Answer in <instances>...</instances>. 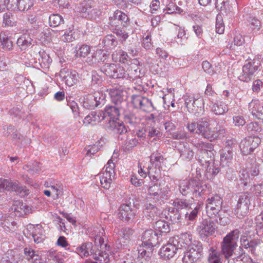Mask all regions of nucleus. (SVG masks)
Wrapping results in <instances>:
<instances>
[{
  "label": "nucleus",
  "instance_id": "f257e3e1",
  "mask_svg": "<svg viewBox=\"0 0 263 263\" xmlns=\"http://www.w3.org/2000/svg\"><path fill=\"white\" fill-rule=\"evenodd\" d=\"M222 202L223 200L219 195L212 196L206 201V212L210 218H215L218 223L226 226L229 223V219L226 216H222L221 214Z\"/></svg>",
  "mask_w": 263,
  "mask_h": 263
},
{
  "label": "nucleus",
  "instance_id": "f03ea898",
  "mask_svg": "<svg viewBox=\"0 0 263 263\" xmlns=\"http://www.w3.org/2000/svg\"><path fill=\"white\" fill-rule=\"evenodd\" d=\"M210 118L205 117L197 122H188L186 128L191 133L200 135L204 138L212 141L217 138V135L210 127Z\"/></svg>",
  "mask_w": 263,
  "mask_h": 263
},
{
  "label": "nucleus",
  "instance_id": "7ed1b4c3",
  "mask_svg": "<svg viewBox=\"0 0 263 263\" xmlns=\"http://www.w3.org/2000/svg\"><path fill=\"white\" fill-rule=\"evenodd\" d=\"M179 191L183 196L192 194L196 197L204 198L209 192L206 184L195 179L183 180L179 184Z\"/></svg>",
  "mask_w": 263,
  "mask_h": 263
},
{
  "label": "nucleus",
  "instance_id": "20e7f679",
  "mask_svg": "<svg viewBox=\"0 0 263 263\" xmlns=\"http://www.w3.org/2000/svg\"><path fill=\"white\" fill-rule=\"evenodd\" d=\"M240 231L235 229L228 233L223 239L221 243V252L225 258L229 259L233 254L237 247Z\"/></svg>",
  "mask_w": 263,
  "mask_h": 263
},
{
  "label": "nucleus",
  "instance_id": "39448f33",
  "mask_svg": "<svg viewBox=\"0 0 263 263\" xmlns=\"http://www.w3.org/2000/svg\"><path fill=\"white\" fill-rule=\"evenodd\" d=\"M198 148V160L202 165H206L214 162V155L212 151V145L210 143L198 142L195 144Z\"/></svg>",
  "mask_w": 263,
  "mask_h": 263
},
{
  "label": "nucleus",
  "instance_id": "423d86ee",
  "mask_svg": "<svg viewBox=\"0 0 263 263\" xmlns=\"http://www.w3.org/2000/svg\"><path fill=\"white\" fill-rule=\"evenodd\" d=\"M115 164L111 159L108 160L106 166L97 176L100 185L105 189H109L115 176Z\"/></svg>",
  "mask_w": 263,
  "mask_h": 263
},
{
  "label": "nucleus",
  "instance_id": "0eeeda50",
  "mask_svg": "<svg viewBox=\"0 0 263 263\" xmlns=\"http://www.w3.org/2000/svg\"><path fill=\"white\" fill-rule=\"evenodd\" d=\"M203 246L200 241H194L193 245L187 247L182 261L184 263H194L200 258Z\"/></svg>",
  "mask_w": 263,
  "mask_h": 263
},
{
  "label": "nucleus",
  "instance_id": "6e6552de",
  "mask_svg": "<svg viewBox=\"0 0 263 263\" xmlns=\"http://www.w3.org/2000/svg\"><path fill=\"white\" fill-rule=\"evenodd\" d=\"M6 190L14 191L20 194L21 196L29 194V190L21 185L17 181H13L10 179L0 178V192Z\"/></svg>",
  "mask_w": 263,
  "mask_h": 263
},
{
  "label": "nucleus",
  "instance_id": "1a4fd4ad",
  "mask_svg": "<svg viewBox=\"0 0 263 263\" xmlns=\"http://www.w3.org/2000/svg\"><path fill=\"white\" fill-rule=\"evenodd\" d=\"M192 204L190 203L187 200L183 198H176L173 203V205L174 206L172 208V213L173 215H170V220L173 223H177L180 222L181 219V213L179 210L182 209H187L189 210L191 208Z\"/></svg>",
  "mask_w": 263,
  "mask_h": 263
},
{
  "label": "nucleus",
  "instance_id": "9d476101",
  "mask_svg": "<svg viewBox=\"0 0 263 263\" xmlns=\"http://www.w3.org/2000/svg\"><path fill=\"white\" fill-rule=\"evenodd\" d=\"M132 65L126 71V79L134 81L143 77L145 71L142 64L137 59H133Z\"/></svg>",
  "mask_w": 263,
  "mask_h": 263
},
{
  "label": "nucleus",
  "instance_id": "9b49d317",
  "mask_svg": "<svg viewBox=\"0 0 263 263\" xmlns=\"http://www.w3.org/2000/svg\"><path fill=\"white\" fill-rule=\"evenodd\" d=\"M185 97V104L189 112L196 114L199 112L198 110L203 109V100L198 95H186Z\"/></svg>",
  "mask_w": 263,
  "mask_h": 263
},
{
  "label": "nucleus",
  "instance_id": "f8f14e48",
  "mask_svg": "<svg viewBox=\"0 0 263 263\" xmlns=\"http://www.w3.org/2000/svg\"><path fill=\"white\" fill-rule=\"evenodd\" d=\"M261 143V139L258 136H249L243 139L239 148L242 155H248L253 152Z\"/></svg>",
  "mask_w": 263,
  "mask_h": 263
},
{
  "label": "nucleus",
  "instance_id": "ddd939ff",
  "mask_svg": "<svg viewBox=\"0 0 263 263\" xmlns=\"http://www.w3.org/2000/svg\"><path fill=\"white\" fill-rule=\"evenodd\" d=\"M109 91L111 101L115 105L120 106L121 109H125L127 107L128 102L127 96L125 95V91L119 88H110L107 89Z\"/></svg>",
  "mask_w": 263,
  "mask_h": 263
},
{
  "label": "nucleus",
  "instance_id": "4468645a",
  "mask_svg": "<svg viewBox=\"0 0 263 263\" xmlns=\"http://www.w3.org/2000/svg\"><path fill=\"white\" fill-rule=\"evenodd\" d=\"M130 204H122L118 209V217L123 222H133L137 215V210L133 209Z\"/></svg>",
  "mask_w": 263,
  "mask_h": 263
},
{
  "label": "nucleus",
  "instance_id": "2eb2a0df",
  "mask_svg": "<svg viewBox=\"0 0 263 263\" xmlns=\"http://www.w3.org/2000/svg\"><path fill=\"white\" fill-rule=\"evenodd\" d=\"M258 69V64L256 65L255 62H249L243 66L242 72L238 77V79L245 82H250L255 78Z\"/></svg>",
  "mask_w": 263,
  "mask_h": 263
},
{
  "label": "nucleus",
  "instance_id": "dca6fc26",
  "mask_svg": "<svg viewBox=\"0 0 263 263\" xmlns=\"http://www.w3.org/2000/svg\"><path fill=\"white\" fill-rule=\"evenodd\" d=\"M105 75L114 79H125L126 71L124 68L115 64H105L102 69Z\"/></svg>",
  "mask_w": 263,
  "mask_h": 263
},
{
  "label": "nucleus",
  "instance_id": "f3484780",
  "mask_svg": "<svg viewBox=\"0 0 263 263\" xmlns=\"http://www.w3.org/2000/svg\"><path fill=\"white\" fill-rule=\"evenodd\" d=\"M250 198L248 195H240L235 209V214L239 219L245 217L249 212Z\"/></svg>",
  "mask_w": 263,
  "mask_h": 263
},
{
  "label": "nucleus",
  "instance_id": "a211bd4d",
  "mask_svg": "<svg viewBox=\"0 0 263 263\" xmlns=\"http://www.w3.org/2000/svg\"><path fill=\"white\" fill-rule=\"evenodd\" d=\"M160 235V233L152 229L145 230L142 235V245L148 248H153L159 243Z\"/></svg>",
  "mask_w": 263,
  "mask_h": 263
},
{
  "label": "nucleus",
  "instance_id": "6ab92c4d",
  "mask_svg": "<svg viewBox=\"0 0 263 263\" xmlns=\"http://www.w3.org/2000/svg\"><path fill=\"white\" fill-rule=\"evenodd\" d=\"M132 103L135 108L145 112H150L154 108L151 100L141 96H133Z\"/></svg>",
  "mask_w": 263,
  "mask_h": 263
},
{
  "label": "nucleus",
  "instance_id": "aec40b11",
  "mask_svg": "<svg viewBox=\"0 0 263 263\" xmlns=\"http://www.w3.org/2000/svg\"><path fill=\"white\" fill-rule=\"evenodd\" d=\"M114 232L117 235L118 241L120 247H122L125 246L126 242L130 240L134 230L128 227H125L120 229L119 227H116L115 228Z\"/></svg>",
  "mask_w": 263,
  "mask_h": 263
},
{
  "label": "nucleus",
  "instance_id": "412c9836",
  "mask_svg": "<svg viewBox=\"0 0 263 263\" xmlns=\"http://www.w3.org/2000/svg\"><path fill=\"white\" fill-rule=\"evenodd\" d=\"M176 241L177 244L173 241V243L168 242L161 247L159 252L161 258L169 259L173 257L178 251L181 249L179 242L177 240Z\"/></svg>",
  "mask_w": 263,
  "mask_h": 263
},
{
  "label": "nucleus",
  "instance_id": "4be33fe9",
  "mask_svg": "<svg viewBox=\"0 0 263 263\" xmlns=\"http://www.w3.org/2000/svg\"><path fill=\"white\" fill-rule=\"evenodd\" d=\"M106 129L114 135H122L125 134L127 132V128L124 124L119 120H109L105 125Z\"/></svg>",
  "mask_w": 263,
  "mask_h": 263
},
{
  "label": "nucleus",
  "instance_id": "5701e85b",
  "mask_svg": "<svg viewBox=\"0 0 263 263\" xmlns=\"http://www.w3.org/2000/svg\"><path fill=\"white\" fill-rule=\"evenodd\" d=\"M197 231L201 237H207L214 233L215 226L212 221L204 219L197 228Z\"/></svg>",
  "mask_w": 263,
  "mask_h": 263
},
{
  "label": "nucleus",
  "instance_id": "b1692460",
  "mask_svg": "<svg viewBox=\"0 0 263 263\" xmlns=\"http://www.w3.org/2000/svg\"><path fill=\"white\" fill-rule=\"evenodd\" d=\"M249 110L254 117L263 120V102L252 100L249 104Z\"/></svg>",
  "mask_w": 263,
  "mask_h": 263
},
{
  "label": "nucleus",
  "instance_id": "393cba45",
  "mask_svg": "<svg viewBox=\"0 0 263 263\" xmlns=\"http://www.w3.org/2000/svg\"><path fill=\"white\" fill-rule=\"evenodd\" d=\"M151 198H147L143 208V214L147 217L153 218L157 216L158 213V210L156 204V202L154 200H151Z\"/></svg>",
  "mask_w": 263,
  "mask_h": 263
},
{
  "label": "nucleus",
  "instance_id": "a878e982",
  "mask_svg": "<svg viewBox=\"0 0 263 263\" xmlns=\"http://www.w3.org/2000/svg\"><path fill=\"white\" fill-rule=\"evenodd\" d=\"M42 228L41 226H34L33 224H29L27 226V231L32 237L35 242L39 243L43 241L44 236L42 234Z\"/></svg>",
  "mask_w": 263,
  "mask_h": 263
},
{
  "label": "nucleus",
  "instance_id": "bb28decb",
  "mask_svg": "<svg viewBox=\"0 0 263 263\" xmlns=\"http://www.w3.org/2000/svg\"><path fill=\"white\" fill-rule=\"evenodd\" d=\"M74 252L82 258L87 257L93 253V244L90 242H84L78 246Z\"/></svg>",
  "mask_w": 263,
  "mask_h": 263
},
{
  "label": "nucleus",
  "instance_id": "cd10ccee",
  "mask_svg": "<svg viewBox=\"0 0 263 263\" xmlns=\"http://www.w3.org/2000/svg\"><path fill=\"white\" fill-rule=\"evenodd\" d=\"M25 258L30 263H42V258L39 251H35L30 247L24 249Z\"/></svg>",
  "mask_w": 263,
  "mask_h": 263
},
{
  "label": "nucleus",
  "instance_id": "c85d7f7f",
  "mask_svg": "<svg viewBox=\"0 0 263 263\" xmlns=\"http://www.w3.org/2000/svg\"><path fill=\"white\" fill-rule=\"evenodd\" d=\"M106 59V54L103 50L97 49L90 57L87 58L86 62L90 65L103 63Z\"/></svg>",
  "mask_w": 263,
  "mask_h": 263
},
{
  "label": "nucleus",
  "instance_id": "c756f323",
  "mask_svg": "<svg viewBox=\"0 0 263 263\" xmlns=\"http://www.w3.org/2000/svg\"><path fill=\"white\" fill-rule=\"evenodd\" d=\"M63 72H62L61 75H62ZM63 77V80L66 85L69 87L73 86L77 84L79 81L78 74L76 71H69L67 70L65 72Z\"/></svg>",
  "mask_w": 263,
  "mask_h": 263
},
{
  "label": "nucleus",
  "instance_id": "7c9ffc66",
  "mask_svg": "<svg viewBox=\"0 0 263 263\" xmlns=\"http://www.w3.org/2000/svg\"><path fill=\"white\" fill-rule=\"evenodd\" d=\"M125 109H121L120 106H108L105 108V115H107L110 117V120L118 119V117L120 115L121 111L123 112Z\"/></svg>",
  "mask_w": 263,
  "mask_h": 263
},
{
  "label": "nucleus",
  "instance_id": "2f4dec72",
  "mask_svg": "<svg viewBox=\"0 0 263 263\" xmlns=\"http://www.w3.org/2000/svg\"><path fill=\"white\" fill-rule=\"evenodd\" d=\"M16 44L22 50H26L32 44V39L27 34H23L17 39Z\"/></svg>",
  "mask_w": 263,
  "mask_h": 263
},
{
  "label": "nucleus",
  "instance_id": "473e14b6",
  "mask_svg": "<svg viewBox=\"0 0 263 263\" xmlns=\"http://www.w3.org/2000/svg\"><path fill=\"white\" fill-rule=\"evenodd\" d=\"M124 122L131 126H135L140 122L139 118L137 117L136 115L125 108L123 110Z\"/></svg>",
  "mask_w": 263,
  "mask_h": 263
},
{
  "label": "nucleus",
  "instance_id": "72a5a7b5",
  "mask_svg": "<svg viewBox=\"0 0 263 263\" xmlns=\"http://www.w3.org/2000/svg\"><path fill=\"white\" fill-rule=\"evenodd\" d=\"M13 44L11 38L5 33H0V47L6 51L13 49Z\"/></svg>",
  "mask_w": 263,
  "mask_h": 263
},
{
  "label": "nucleus",
  "instance_id": "f704fd0d",
  "mask_svg": "<svg viewBox=\"0 0 263 263\" xmlns=\"http://www.w3.org/2000/svg\"><path fill=\"white\" fill-rule=\"evenodd\" d=\"M95 99V97H93V95H87L80 99V103L83 108L87 109H93L96 107Z\"/></svg>",
  "mask_w": 263,
  "mask_h": 263
},
{
  "label": "nucleus",
  "instance_id": "c9c22d12",
  "mask_svg": "<svg viewBox=\"0 0 263 263\" xmlns=\"http://www.w3.org/2000/svg\"><path fill=\"white\" fill-rule=\"evenodd\" d=\"M205 167H206L205 176L209 179H213L220 170L218 163H216L215 162L205 165Z\"/></svg>",
  "mask_w": 263,
  "mask_h": 263
},
{
  "label": "nucleus",
  "instance_id": "e433bc0d",
  "mask_svg": "<svg viewBox=\"0 0 263 263\" xmlns=\"http://www.w3.org/2000/svg\"><path fill=\"white\" fill-rule=\"evenodd\" d=\"M259 165L256 162L255 159L252 158L246 164V169L249 172L250 175L254 177L259 174Z\"/></svg>",
  "mask_w": 263,
  "mask_h": 263
},
{
  "label": "nucleus",
  "instance_id": "4c0bfd02",
  "mask_svg": "<svg viewBox=\"0 0 263 263\" xmlns=\"http://www.w3.org/2000/svg\"><path fill=\"white\" fill-rule=\"evenodd\" d=\"M161 188L160 184L157 182H152L151 185L148 187L147 191L148 193L154 197L153 200L158 201L161 198Z\"/></svg>",
  "mask_w": 263,
  "mask_h": 263
},
{
  "label": "nucleus",
  "instance_id": "58836bf2",
  "mask_svg": "<svg viewBox=\"0 0 263 263\" xmlns=\"http://www.w3.org/2000/svg\"><path fill=\"white\" fill-rule=\"evenodd\" d=\"M233 152L228 148H224L220 154V161L223 165H228L233 159Z\"/></svg>",
  "mask_w": 263,
  "mask_h": 263
},
{
  "label": "nucleus",
  "instance_id": "ea45409f",
  "mask_svg": "<svg viewBox=\"0 0 263 263\" xmlns=\"http://www.w3.org/2000/svg\"><path fill=\"white\" fill-rule=\"evenodd\" d=\"M154 227L158 233L159 232L166 233L170 231V225L168 222L162 220L156 221L154 224Z\"/></svg>",
  "mask_w": 263,
  "mask_h": 263
},
{
  "label": "nucleus",
  "instance_id": "a19ab883",
  "mask_svg": "<svg viewBox=\"0 0 263 263\" xmlns=\"http://www.w3.org/2000/svg\"><path fill=\"white\" fill-rule=\"evenodd\" d=\"M161 168L148 166L147 174L152 182H157L161 178Z\"/></svg>",
  "mask_w": 263,
  "mask_h": 263
},
{
  "label": "nucleus",
  "instance_id": "79ce46f5",
  "mask_svg": "<svg viewBox=\"0 0 263 263\" xmlns=\"http://www.w3.org/2000/svg\"><path fill=\"white\" fill-rule=\"evenodd\" d=\"M95 233L92 234L90 236L92 240L94 241L95 244L97 247H100L101 249L103 248V246L105 247L106 244L104 243V238L102 237V235L104 232V230H102L103 232H97V230H94Z\"/></svg>",
  "mask_w": 263,
  "mask_h": 263
},
{
  "label": "nucleus",
  "instance_id": "37998d69",
  "mask_svg": "<svg viewBox=\"0 0 263 263\" xmlns=\"http://www.w3.org/2000/svg\"><path fill=\"white\" fill-rule=\"evenodd\" d=\"M212 112L215 115H223L229 111V108L226 104L222 102L214 103L211 108Z\"/></svg>",
  "mask_w": 263,
  "mask_h": 263
},
{
  "label": "nucleus",
  "instance_id": "c03bdc74",
  "mask_svg": "<svg viewBox=\"0 0 263 263\" xmlns=\"http://www.w3.org/2000/svg\"><path fill=\"white\" fill-rule=\"evenodd\" d=\"M209 255L208 258L209 263H221L220 253L211 247L209 249Z\"/></svg>",
  "mask_w": 263,
  "mask_h": 263
},
{
  "label": "nucleus",
  "instance_id": "a18cd8bd",
  "mask_svg": "<svg viewBox=\"0 0 263 263\" xmlns=\"http://www.w3.org/2000/svg\"><path fill=\"white\" fill-rule=\"evenodd\" d=\"M163 160V156L158 153H153L150 156V162L152 166L161 168Z\"/></svg>",
  "mask_w": 263,
  "mask_h": 263
},
{
  "label": "nucleus",
  "instance_id": "49530a36",
  "mask_svg": "<svg viewBox=\"0 0 263 263\" xmlns=\"http://www.w3.org/2000/svg\"><path fill=\"white\" fill-rule=\"evenodd\" d=\"M92 255L97 263H107L109 260L108 254L100 250L93 252Z\"/></svg>",
  "mask_w": 263,
  "mask_h": 263
},
{
  "label": "nucleus",
  "instance_id": "de8ad7c7",
  "mask_svg": "<svg viewBox=\"0 0 263 263\" xmlns=\"http://www.w3.org/2000/svg\"><path fill=\"white\" fill-rule=\"evenodd\" d=\"M64 20L59 14H52L49 17V24L51 27H58L64 24Z\"/></svg>",
  "mask_w": 263,
  "mask_h": 263
},
{
  "label": "nucleus",
  "instance_id": "09e8293b",
  "mask_svg": "<svg viewBox=\"0 0 263 263\" xmlns=\"http://www.w3.org/2000/svg\"><path fill=\"white\" fill-rule=\"evenodd\" d=\"M180 157L183 159L191 160L193 158L194 153L187 145H184L182 148L178 149Z\"/></svg>",
  "mask_w": 263,
  "mask_h": 263
},
{
  "label": "nucleus",
  "instance_id": "8fccbe9b",
  "mask_svg": "<svg viewBox=\"0 0 263 263\" xmlns=\"http://www.w3.org/2000/svg\"><path fill=\"white\" fill-rule=\"evenodd\" d=\"M48 257L49 259L58 263H63L64 261V255L60 252L50 250L48 253Z\"/></svg>",
  "mask_w": 263,
  "mask_h": 263
},
{
  "label": "nucleus",
  "instance_id": "3c124183",
  "mask_svg": "<svg viewBox=\"0 0 263 263\" xmlns=\"http://www.w3.org/2000/svg\"><path fill=\"white\" fill-rule=\"evenodd\" d=\"M16 223L13 220L12 217H7L1 224L2 227L6 231L10 232L15 231Z\"/></svg>",
  "mask_w": 263,
  "mask_h": 263
},
{
  "label": "nucleus",
  "instance_id": "603ef678",
  "mask_svg": "<svg viewBox=\"0 0 263 263\" xmlns=\"http://www.w3.org/2000/svg\"><path fill=\"white\" fill-rule=\"evenodd\" d=\"M228 263H252V259L249 255L242 254L236 258L229 259Z\"/></svg>",
  "mask_w": 263,
  "mask_h": 263
},
{
  "label": "nucleus",
  "instance_id": "864d4df0",
  "mask_svg": "<svg viewBox=\"0 0 263 263\" xmlns=\"http://www.w3.org/2000/svg\"><path fill=\"white\" fill-rule=\"evenodd\" d=\"M24 168L30 174L34 175L38 173L41 170L42 164L40 162L35 161L31 164L25 165Z\"/></svg>",
  "mask_w": 263,
  "mask_h": 263
},
{
  "label": "nucleus",
  "instance_id": "5fc2aeb1",
  "mask_svg": "<svg viewBox=\"0 0 263 263\" xmlns=\"http://www.w3.org/2000/svg\"><path fill=\"white\" fill-rule=\"evenodd\" d=\"M103 82L102 77L98 74L97 71H91V86L94 89L98 88Z\"/></svg>",
  "mask_w": 263,
  "mask_h": 263
},
{
  "label": "nucleus",
  "instance_id": "6e6d98bb",
  "mask_svg": "<svg viewBox=\"0 0 263 263\" xmlns=\"http://www.w3.org/2000/svg\"><path fill=\"white\" fill-rule=\"evenodd\" d=\"M103 42L105 46L109 48H115L118 44L116 37L112 34H108L105 36L103 40Z\"/></svg>",
  "mask_w": 263,
  "mask_h": 263
},
{
  "label": "nucleus",
  "instance_id": "4d7b16f0",
  "mask_svg": "<svg viewBox=\"0 0 263 263\" xmlns=\"http://www.w3.org/2000/svg\"><path fill=\"white\" fill-rule=\"evenodd\" d=\"M138 258L149 257L153 252V248H148L147 247L142 245L138 248Z\"/></svg>",
  "mask_w": 263,
  "mask_h": 263
},
{
  "label": "nucleus",
  "instance_id": "13d9d810",
  "mask_svg": "<svg viewBox=\"0 0 263 263\" xmlns=\"http://www.w3.org/2000/svg\"><path fill=\"white\" fill-rule=\"evenodd\" d=\"M200 204H198L193 210L190 212H187L184 215L185 219L187 221H194L196 220L198 213L199 211Z\"/></svg>",
  "mask_w": 263,
  "mask_h": 263
},
{
  "label": "nucleus",
  "instance_id": "bf43d9fd",
  "mask_svg": "<svg viewBox=\"0 0 263 263\" xmlns=\"http://www.w3.org/2000/svg\"><path fill=\"white\" fill-rule=\"evenodd\" d=\"M33 0H18V10L23 12L27 11L33 6Z\"/></svg>",
  "mask_w": 263,
  "mask_h": 263
},
{
  "label": "nucleus",
  "instance_id": "052dcab7",
  "mask_svg": "<svg viewBox=\"0 0 263 263\" xmlns=\"http://www.w3.org/2000/svg\"><path fill=\"white\" fill-rule=\"evenodd\" d=\"M16 22L13 15L10 12L5 13L3 15V24L5 27H13L16 25Z\"/></svg>",
  "mask_w": 263,
  "mask_h": 263
},
{
  "label": "nucleus",
  "instance_id": "680f3d73",
  "mask_svg": "<svg viewBox=\"0 0 263 263\" xmlns=\"http://www.w3.org/2000/svg\"><path fill=\"white\" fill-rule=\"evenodd\" d=\"M256 233L260 237H263V212L255 218Z\"/></svg>",
  "mask_w": 263,
  "mask_h": 263
},
{
  "label": "nucleus",
  "instance_id": "e2e57ef3",
  "mask_svg": "<svg viewBox=\"0 0 263 263\" xmlns=\"http://www.w3.org/2000/svg\"><path fill=\"white\" fill-rule=\"evenodd\" d=\"M90 52V47L86 44H83L80 46L77 50L76 55L77 57L85 58Z\"/></svg>",
  "mask_w": 263,
  "mask_h": 263
},
{
  "label": "nucleus",
  "instance_id": "0e129e2a",
  "mask_svg": "<svg viewBox=\"0 0 263 263\" xmlns=\"http://www.w3.org/2000/svg\"><path fill=\"white\" fill-rule=\"evenodd\" d=\"M178 31V32L176 38V41L181 45H183L187 39L188 36L184 29L181 27H179Z\"/></svg>",
  "mask_w": 263,
  "mask_h": 263
},
{
  "label": "nucleus",
  "instance_id": "69168bd1",
  "mask_svg": "<svg viewBox=\"0 0 263 263\" xmlns=\"http://www.w3.org/2000/svg\"><path fill=\"white\" fill-rule=\"evenodd\" d=\"M61 39L62 41L67 43H70L76 40V36L73 29H69L66 31L61 36Z\"/></svg>",
  "mask_w": 263,
  "mask_h": 263
},
{
  "label": "nucleus",
  "instance_id": "338daca9",
  "mask_svg": "<svg viewBox=\"0 0 263 263\" xmlns=\"http://www.w3.org/2000/svg\"><path fill=\"white\" fill-rule=\"evenodd\" d=\"M234 109L233 111L236 115L233 117V123L236 126H243L246 124V120L244 117L241 115H237V112Z\"/></svg>",
  "mask_w": 263,
  "mask_h": 263
},
{
  "label": "nucleus",
  "instance_id": "774afa93",
  "mask_svg": "<svg viewBox=\"0 0 263 263\" xmlns=\"http://www.w3.org/2000/svg\"><path fill=\"white\" fill-rule=\"evenodd\" d=\"M126 49L133 57L137 55L140 51V48L137 46V43L135 42L127 44L126 45Z\"/></svg>",
  "mask_w": 263,
  "mask_h": 263
}]
</instances>
